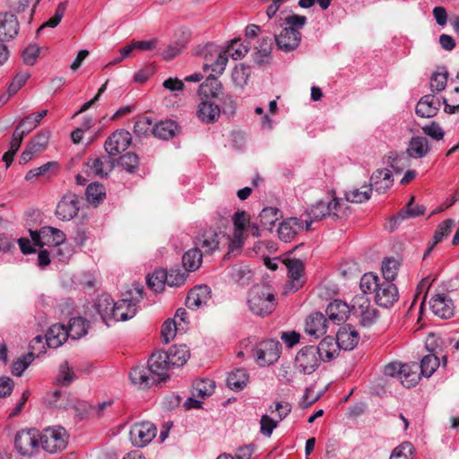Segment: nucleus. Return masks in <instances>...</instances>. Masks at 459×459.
I'll list each match as a JSON object with an SVG mask.
<instances>
[{"instance_id":"5701e85b","label":"nucleus","mask_w":459,"mask_h":459,"mask_svg":"<svg viewBox=\"0 0 459 459\" xmlns=\"http://www.w3.org/2000/svg\"><path fill=\"white\" fill-rule=\"evenodd\" d=\"M327 319L322 313H313L306 320V333L316 339L326 333Z\"/></svg>"},{"instance_id":"5fc2aeb1","label":"nucleus","mask_w":459,"mask_h":459,"mask_svg":"<svg viewBox=\"0 0 459 459\" xmlns=\"http://www.w3.org/2000/svg\"><path fill=\"white\" fill-rule=\"evenodd\" d=\"M363 190L359 188H353L351 190L346 191L344 202L361 204L363 202L369 200L372 193L371 187L363 186Z\"/></svg>"},{"instance_id":"a18cd8bd","label":"nucleus","mask_w":459,"mask_h":459,"mask_svg":"<svg viewBox=\"0 0 459 459\" xmlns=\"http://www.w3.org/2000/svg\"><path fill=\"white\" fill-rule=\"evenodd\" d=\"M89 323L82 317H74L69 321L68 333L74 340L80 339L87 333Z\"/></svg>"},{"instance_id":"72a5a7b5","label":"nucleus","mask_w":459,"mask_h":459,"mask_svg":"<svg viewBox=\"0 0 459 459\" xmlns=\"http://www.w3.org/2000/svg\"><path fill=\"white\" fill-rule=\"evenodd\" d=\"M273 46V43L272 38H262L258 42V46L255 48L256 51L254 57L255 62L258 65L268 64L271 60Z\"/></svg>"},{"instance_id":"bb28decb","label":"nucleus","mask_w":459,"mask_h":459,"mask_svg":"<svg viewBox=\"0 0 459 459\" xmlns=\"http://www.w3.org/2000/svg\"><path fill=\"white\" fill-rule=\"evenodd\" d=\"M316 350L321 361L329 362L336 358L340 349L333 337L326 336L319 342L318 346H316Z\"/></svg>"},{"instance_id":"c03bdc74","label":"nucleus","mask_w":459,"mask_h":459,"mask_svg":"<svg viewBox=\"0 0 459 459\" xmlns=\"http://www.w3.org/2000/svg\"><path fill=\"white\" fill-rule=\"evenodd\" d=\"M420 379V375L418 373L417 365L403 364V368L400 373V382L404 387L411 388L415 386Z\"/></svg>"},{"instance_id":"0e129e2a","label":"nucleus","mask_w":459,"mask_h":459,"mask_svg":"<svg viewBox=\"0 0 459 459\" xmlns=\"http://www.w3.org/2000/svg\"><path fill=\"white\" fill-rule=\"evenodd\" d=\"M66 6V2L60 3L56 7L54 15L50 19H48L41 27L39 28L38 33L46 27H56L61 22L62 18L64 17Z\"/></svg>"},{"instance_id":"3c124183","label":"nucleus","mask_w":459,"mask_h":459,"mask_svg":"<svg viewBox=\"0 0 459 459\" xmlns=\"http://www.w3.org/2000/svg\"><path fill=\"white\" fill-rule=\"evenodd\" d=\"M400 267L399 260L394 257L385 258L382 263V273L384 280L393 282L396 278Z\"/></svg>"},{"instance_id":"9b49d317","label":"nucleus","mask_w":459,"mask_h":459,"mask_svg":"<svg viewBox=\"0 0 459 459\" xmlns=\"http://www.w3.org/2000/svg\"><path fill=\"white\" fill-rule=\"evenodd\" d=\"M157 429L151 422L135 423L131 427L129 436L134 446L142 447L149 444L156 436Z\"/></svg>"},{"instance_id":"2f4dec72","label":"nucleus","mask_w":459,"mask_h":459,"mask_svg":"<svg viewBox=\"0 0 459 459\" xmlns=\"http://www.w3.org/2000/svg\"><path fill=\"white\" fill-rule=\"evenodd\" d=\"M455 225V221L452 219H447L442 221L437 228L435 234L433 236L432 241L429 243V246L426 249L423 258L425 259L433 250L434 247L441 242L444 238L447 237L451 232L452 229Z\"/></svg>"},{"instance_id":"4d7b16f0","label":"nucleus","mask_w":459,"mask_h":459,"mask_svg":"<svg viewBox=\"0 0 459 459\" xmlns=\"http://www.w3.org/2000/svg\"><path fill=\"white\" fill-rule=\"evenodd\" d=\"M167 279V271L157 270L152 275L147 277L148 287L155 292H160L163 290Z\"/></svg>"},{"instance_id":"603ef678","label":"nucleus","mask_w":459,"mask_h":459,"mask_svg":"<svg viewBox=\"0 0 459 459\" xmlns=\"http://www.w3.org/2000/svg\"><path fill=\"white\" fill-rule=\"evenodd\" d=\"M85 195L89 203L99 204L105 198V187L101 184L91 183L87 186Z\"/></svg>"},{"instance_id":"aec40b11","label":"nucleus","mask_w":459,"mask_h":459,"mask_svg":"<svg viewBox=\"0 0 459 459\" xmlns=\"http://www.w3.org/2000/svg\"><path fill=\"white\" fill-rule=\"evenodd\" d=\"M136 298L126 297L114 303V321H126L136 314Z\"/></svg>"},{"instance_id":"de8ad7c7","label":"nucleus","mask_w":459,"mask_h":459,"mask_svg":"<svg viewBox=\"0 0 459 459\" xmlns=\"http://www.w3.org/2000/svg\"><path fill=\"white\" fill-rule=\"evenodd\" d=\"M248 52V47L244 45L240 39H233L229 42L224 48V53H227L228 57L230 56L234 60L243 58Z\"/></svg>"},{"instance_id":"c9c22d12","label":"nucleus","mask_w":459,"mask_h":459,"mask_svg":"<svg viewBox=\"0 0 459 459\" xmlns=\"http://www.w3.org/2000/svg\"><path fill=\"white\" fill-rule=\"evenodd\" d=\"M165 352L173 368L183 366L190 357V352L186 345H174Z\"/></svg>"},{"instance_id":"393cba45","label":"nucleus","mask_w":459,"mask_h":459,"mask_svg":"<svg viewBox=\"0 0 459 459\" xmlns=\"http://www.w3.org/2000/svg\"><path fill=\"white\" fill-rule=\"evenodd\" d=\"M69 337L67 327L65 325L56 324L48 330L45 340L49 348L60 347Z\"/></svg>"},{"instance_id":"f8f14e48","label":"nucleus","mask_w":459,"mask_h":459,"mask_svg":"<svg viewBox=\"0 0 459 459\" xmlns=\"http://www.w3.org/2000/svg\"><path fill=\"white\" fill-rule=\"evenodd\" d=\"M276 46L286 53L295 50L300 44L301 33L291 27L283 28L280 33L273 32Z\"/></svg>"},{"instance_id":"774afa93","label":"nucleus","mask_w":459,"mask_h":459,"mask_svg":"<svg viewBox=\"0 0 459 459\" xmlns=\"http://www.w3.org/2000/svg\"><path fill=\"white\" fill-rule=\"evenodd\" d=\"M33 356L32 352H29L27 355L19 358L13 362L12 366V373L14 376L21 377L29 365L32 362Z\"/></svg>"},{"instance_id":"f257e3e1","label":"nucleus","mask_w":459,"mask_h":459,"mask_svg":"<svg viewBox=\"0 0 459 459\" xmlns=\"http://www.w3.org/2000/svg\"><path fill=\"white\" fill-rule=\"evenodd\" d=\"M172 365L165 351H157L152 354L148 360V367L136 366L132 368L129 377L134 385L145 389L156 383L165 381L169 376L168 370Z\"/></svg>"},{"instance_id":"7c9ffc66","label":"nucleus","mask_w":459,"mask_h":459,"mask_svg":"<svg viewBox=\"0 0 459 459\" xmlns=\"http://www.w3.org/2000/svg\"><path fill=\"white\" fill-rule=\"evenodd\" d=\"M87 166L96 176L105 177L114 169V160L109 156H101L90 160Z\"/></svg>"},{"instance_id":"cd10ccee","label":"nucleus","mask_w":459,"mask_h":459,"mask_svg":"<svg viewBox=\"0 0 459 459\" xmlns=\"http://www.w3.org/2000/svg\"><path fill=\"white\" fill-rule=\"evenodd\" d=\"M221 109L211 101H202L196 110L197 117L205 124H213L220 117Z\"/></svg>"},{"instance_id":"37998d69","label":"nucleus","mask_w":459,"mask_h":459,"mask_svg":"<svg viewBox=\"0 0 459 459\" xmlns=\"http://www.w3.org/2000/svg\"><path fill=\"white\" fill-rule=\"evenodd\" d=\"M281 212L275 207H266L261 211L258 215V221L261 228L267 230H272L275 222L281 217Z\"/></svg>"},{"instance_id":"ea45409f","label":"nucleus","mask_w":459,"mask_h":459,"mask_svg":"<svg viewBox=\"0 0 459 459\" xmlns=\"http://www.w3.org/2000/svg\"><path fill=\"white\" fill-rule=\"evenodd\" d=\"M203 253L199 247L187 250L182 256V264L186 271L195 272L202 264Z\"/></svg>"},{"instance_id":"9d476101","label":"nucleus","mask_w":459,"mask_h":459,"mask_svg":"<svg viewBox=\"0 0 459 459\" xmlns=\"http://www.w3.org/2000/svg\"><path fill=\"white\" fill-rule=\"evenodd\" d=\"M39 446V432L35 429H22L14 437V446L22 455H30Z\"/></svg>"},{"instance_id":"c756f323","label":"nucleus","mask_w":459,"mask_h":459,"mask_svg":"<svg viewBox=\"0 0 459 459\" xmlns=\"http://www.w3.org/2000/svg\"><path fill=\"white\" fill-rule=\"evenodd\" d=\"M429 144L426 137L414 136L411 139L406 153L410 158L420 159L429 152Z\"/></svg>"},{"instance_id":"09e8293b","label":"nucleus","mask_w":459,"mask_h":459,"mask_svg":"<svg viewBox=\"0 0 459 459\" xmlns=\"http://www.w3.org/2000/svg\"><path fill=\"white\" fill-rule=\"evenodd\" d=\"M383 280H381L378 276L375 275L373 273H365L359 282L360 290H362L364 296L368 293H376L377 288L380 285Z\"/></svg>"},{"instance_id":"0eeeda50","label":"nucleus","mask_w":459,"mask_h":459,"mask_svg":"<svg viewBox=\"0 0 459 459\" xmlns=\"http://www.w3.org/2000/svg\"><path fill=\"white\" fill-rule=\"evenodd\" d=\"M320 361L316 346L307 345L298 351L295 358V368L300 373L310 375L318 368Z\"/></svg>"},{"instance_id":"4c0bfd02","label":"nucleus","mask_w":459,"mask_h":459,"mask_svg":"<svg viewBox=\"0 0 459 459\" xmlns=\"http://www.w3.org/2000/svg\"><path fill=\"white\" fill-rule=\"evenodd\" d=\"M414 196H411L406 207L402 209L394 218V224L400 223L402 221L415 218L424 214L425 207L422 205H414Z\"/></svg>"},{"instance_id":"423d86ee","label":"nucleus","mask_w":459,"mask_h":459,"mask_svg":"<svg viewBox=\"0 0 459 459\" xmlns=\"http://www.w3.org/2000/svg\"><path fill=\"white\" fill-rule=\"evenodd\" d=\"M228 63V55L224 48L209 44L204 52V69L211 70L213 74L221 75L224 72Z\"/></svg>"},{"instance_id":"49530a36","label":"nucleus","mask_w":459,"mask_h":459,"mask_svg":"<svg viewBox=\"0 0 459 459\" xmlns=\"http://www.w3.org/2000/svg\"><path fill=\"white\" fill-rule=\"evenodd\" d=\"M251 74V67L243 63L235 65L231 73V80L236 87L244 88Z\"/></svg>"},{"instance_id":"864d4df0","label":"nucleus","mask_w":459,"mask_h":459,"mask_svg":"<svg viewBox=\"0 0 459 459\" xmlns=\"http://www.w3.org/2000/svg\"><path fill=\"white\" fill-rule=\"evenodd\" d=\"M75 379L76 376L68 362H62L59 366L58 374L56 378V383L60 385L67 386Z\"/></svg>"},{"instance_id":"b1692460","label":"nucleus","mask_w":459,"mask_h":459,"mask_svg":"<svg viewBox=\"0 0 459 459\" xmlns=\"http://www.w3.org/2000/svg\"><path fill=\"white\" fill-rule=\"evenodd\" d=\"M305 228L303 221L291 217L283 221L278 228L279 238L284 242L291 241L298 232Z\"/></svg>"},{"instance_id":"f03ea898","label":"nucleus","mask_w":459,"mask_h":459,"mask_svg":"<svg viewBox=\"0 0 459 459\" xmlns=\"http://www.w3.org/2000/svg\"><path fill=\"white\" fill-rule=\"evenodd\" d=\"M349 207L342 199L334 197L331 202L319 201L307 211L305 229L309 230L314 221L330 217L333 220L342 219L348 214Z\"/></svg>"},{"instance_id":"13d9d810","label":"nucleus","mask_w":459,"mask_h":459,"mask_svg":"<svg viewBox=\"0 0 459 459\" xmlns=\"http://www.w3.org/2000/svg\"><path fill=\"white\" fill-rule=\"evenodd\" d=\"M414 452V446L411 442H403L393 450L390 459H411Z\"/></svg>"},{"instance_id":"a211bd4d","label":"nucleus","mask_w":459,"mask_h":459,"mask_svg":"<svg viewBox=\"0 0 459 459\" xmlns=\"http://www.w3.org/2000/svg\"><path fill=\"white\" fill-rule=\"evenodd\" d=\"M441 107L440 100L434 94H428L420 99L416 105V114L421 117H435Z\"/></svg>"},{"instance_id":"dca6fc26","label":"nucleus","mask_w":459,"mask_h":459,"mask_svg":"<svg viewBox=\"0 0 459 459\" xmlns=\"http://www.w3.org/2000/svg\"><path fill=\"white\" fill-rule=\"evenodd\" d=\"M79 211L78 198L74 194H67L59 201L56 209V215L59 220L70 221Z\"/></svg>"},{"instance_id":"69168bd1","label":"nucleus","mask_w":459,"mask_h":459,"mask_svg":"<svg viewBox=\"0 0 459 459\" xmlns=\"http://www.w3.org/2000/svg\"><path fill=\"white\" fill-rule=\"evenodd\" d=\"M178 324L175 319H168L164 322L161 330V336L166 343H168L176 335L178 331Z\"/></svg>"},{"instance_id":"4468645a","label":"nucleus","mask_w":459,"mask_h":459,"mask_svg":"<svg viewBox=\"0 0 459 459\" xmlns=\"http://www.w3.org/2000/svg\"><path fill=\"white\" fill-rule=\"evenodd\" d=\"M131 134L126 130L114 132L105 142V151L110 156H116L124 152L131 143Z\"/></svg>"},{"instance_id":"c85d7f7f","label":"nucleus","mask_w":459,"mask_h":459,"mask_svg":"<svg viewBox=\"0 0 459 459\" xmlns=\"http://www.w3.org/2000/svg\"><path fill=\"white\" fill-rule=\"evenodd\" d=\"M350 312H351V306L350 307L345 302L339 299H335L331 302L326 308V314L329 320L336 324L343 322Z\"/></svg>"},{"instance_id":"a19ab883","label":"nucleus","mask_w":459,"mask_h":459,"mask_svg":"<svg viewBox=\"0 0 459 459\" xmlns=\"http://www.w3.org/2000/svg\"><path fill=\"white\" fill-rule=\"evenodd\" d=\"M215 388V382L212 379H198L193 383L192 395L200 399L211 396Z\"/></svg>"},{"instance_id":"79ce46f5","label":"nucleus","mask_w":459,"mask_h":459,"mask_svg":"<svg viewBox=\"0 0 459 459\" xmlns=\"http://www.w3.org/2000/svg\"><path fill=\"white\" fill-rule=\"evenodd\" d=\"M219 235L213 230H207L204 232L198 238L197 245L199 248H202L204 253H212L219 248Z\"/></svg>"},{"instance_id":"7ed1b4c3","label":"nucleus","mask_w":459,"mask_h":459,"mask_svg":"<svg viewBox=\"0 0 459 459\" xmlns=\"http://www.w3.org/2000/svg\"><path fill=\"white\" fill-rule=\"evenodd\" d=\"M247 306L256 316H264L271 314L276 307L272 288L265 284L252 287L248 292Z\"/></svg>"},{"instance_id":"39448f33","label":"nucleus","mask_w":459,"mask_h":459,"mask_svg":"<svg viewBox=\"0 0 459 459\" xmlns=\"http://www.w3.org/2000/svg\"><path fill=\"white\" fill-rule=\"evenodd\" d=\"M351 313L359 318L362 326L369 327L378 318V311L364 295H357L351 300Z\"/></svg>"},{"instance_id":"473e14b6","label":"nucleus","mask_w":459,"mask_h":459,"mask_svg":"<svg viewBox=\"0 0 459 459\" xmlns=\"http://www.w3.org/2000/svg\"><path fill=\"white\" fill-rule=\"evenodd\" d=\"M218 75L211 74L206 80L199 86L198 93L206 98H219L222 90V84L217 78Z\"/></svg>"},{"instance_id":"6ab92c4d","label":"nucleus","mask_w":459,"mask_h":459,"mask_svg":"<svg viewBox=\"0 0 459 459\" xmlns=\"http://www.w3.org/2000/svg\"><path fill=\"white\" fill-rule=\"evenodd\" d=\"M211 299V289L207 285H199L193 288L186 299V305L189 309L196 310L206 305Z\"/></svg>"},{"instance_id":"8fccbe9b","label":"nucleus","mask_w":459,"mask_h":459,"mask_svg":"<svg viewBox=\"0 0 459 459\" xmlns=\"http://www.w3.org/2000/svg\"><path fill=\"white\" fill-rule=\"evenodd\" d=\"M29 119H30L29 117L22 118L21 120V122L19 123V125L17 126V127L15 128V130L13 134L11 145H10V149H9V150H11L12 153L17 152V151L19 150V148L22 143L23 137L30 133L28 129L24 128V126H26V123L28 122Z\"/></svg>"},{"instance_id":"20e7f679","label":"nucleus","mask_w":459,"mask_h":459,"mask_svg":"<svg viewBox=\"0 0 459 459\" xmlns=\"http://www.w3.org/2000/svg\"><path fill=\"white\" fill-rule=\"evenodd\" d=\"M68 437L62 427L47 428L39 433V444L50 454L62 451L66 447Z\"/></svg>"},{"instance_id":"4be33fe9","label":"nucleus","mask_w":459,"mask_h":459,"mask_svg":"<svg viewBox=\"0 0 459 459\" xmlns=\"http://www.w3.org/2000/svg\"><path fill=\"white\" fill-rule=\"evenodd\" d=\"M335 340L339 349L351 351L359 343V335L353 326L347 325L339 329Z\"/></svg>"},{"instance_id":"338daca9","label":"nucleus","mask_w":459,"mask_h":459,"mask_svg":"<svg viewBox=\"0 0 459 459\" xmlns=\"http://www.w3.org/2000/svg\"><path fill=\"white\" fill-rule=\"evenodd\" d=\"M422 132L435 141L442 140L445 135L443 128L435 121L422 126Z\"/></svg>"},{"instance_id":"2eb2a0df","label":"nucleus","mask_w":459,"mask_h":459,"mask_svg":"<svg viewBox=\"0 0 459 459\" xmlns=\"http://www.w3.org/2000/svg\"><path fill=\"white\" fill-rule=\"evenodd\" d=\"M432 312L440 318H450L455 314V305L446 293L436 294L429 300Z\"/></svg>"},{"instance_id":"bf43d9fd","label":"nucleus","mask_w":459,"mask_h":459,"mask_svg":"<svg viewBox=\"0 0 459 459\" xmlns=\"http://www.w3.org/2000/svg\"><path fill=\"white\" fill-rule=\"evenodd\" d=\"M48 139V133H39L33 138V140L27 145V147L35 154L40 153L47 148Z\"/></svg>"},{"instance_id":"f704fd0d","label":"nucleus","mask_w":459,"mask_h":459,"mask_svg":"<svg viewBox=\"0 0 459 459\" xmlns=\"http://www.w3.org/2000/svg\"><path fill=\"white\" fill-rule=\"evenodd\" d=\"M249 382V375L244 368H237L231 371L227 377V385L233 391L244 389Z\"/></svg>"},{"instance_id":"58836bf2","label":"nucleus","mask_w":459,"mask_h":459,"mask_svg":"<svg viewBox=\"0 0 459 459\" xmlns=\"http://www.w3.org/2000/svg\"><path fill=\"white\" fill-rule=\"evenodd\" d=\"M113 305V299L107 295L100 297L95 304L97 312L107 325H108V321L114 320L115 310Z\"/></svg>"},{"instance_id":"f3484780","label":"nucleus","mask_w":459,"mask_h":459,"mask_svg":"<svg viewBox=\"0 0 459 459\" xmlns=\"http://www.w3.org/2000/svg\"><path fill=\"white\" fill-rule=\"evenodd\" d=\"M19 32V22L12 13H0V41L4 42L13 39Z\"/></svg>"},{"instance_id":"e433bc0d","label":"nucleus","mask_w":459,"mask_h":459,"mask_svg":"<svg viewBox=\"0 0 459 459\" xmlns=\"http://www.w3.org/2000/svg\"><path fill=\"white\" fill-rule=\"evenodd\" d=\"M178 129V124L173 120H165L157 123L152 127V134L155 137L169 140L176 135Z\"/></svg>"},{"instance_id":"412c9836","label":"nucleus","mask_w":459,"mask_h":459,"mask_svg":"<svg viewBox=\"0 0 459 459\" xmlns=\"http://www.w3.org/2000/svg\"><path fill=\"white\" fill-rule=\"evenodd\" d=\"M284 263L288 268V275L290 279V290L297 291L304 283V264L301 260L296 258H288Z\"/></svg>"},{"instance_id":"052dcab7","label":"nucleus","mask_w":459,"mask_h":459,"mask_svg":"<svg viewBox=\"0 0 459 459\" xmlns=\"http://www.w3.org/2000/svg\"><path fill=\"white\" fill-rule=\"evenodd\" d=\"M187 276L188 274L186 272H181L179 269H171L167 272L166 283L169 287H180L185 283Z\"/></svg>"},{"instance_id":"e2e57ef3","label":"nucleus","mask_w":459,"mask_h":459,"mask_svg":"<svg viewBox=\"0 0 459 459\" xmlns=\"http://www.w3.org/2000/svg\"><path fill=\"white\" fill-rule=\"evenodd\" d=\"M447 82V71L443 68V71L435 72L430 78L431 91H442Z\"/></svg>"},{"instance_id":"680f3d73","label":"nucleus","mask_w":459,"mask_h":459,"mask_svg":"<svg viewBox=\"0 0 459 459\" xmlns=\"http://www.w3.org/2000/svg\"><path fill=\"white\" fill-rule=\"evenodd\" d=\"M388 164L394 170L400 173L410 165V157L406 152H402L388 158Z\"/></svg>"},{"instance_id":"1a4fd4ad","label":"nucleus","mask_w":459,"mask_h":459,"mask_svg":"<svg viewBox=\"0 0 459 459\" xmlns=\"http://www.w3.org/2000/svg\"><path fill=\"white\" fill-rule=\"evenodd\" d=\"M253 351L256 363L261 367H266L280 358L281 343L274 340L265 341L257 345Z\"/></svg>"},{"instance_id":"6e6552de","label":"nucleus","mask_w":459,"mask_h":459,"mask_svg":"<svg viewBox=\"0 0 459 459\" xmlns=\"http://www.w3.org/2000/svg\"><path fill=\"white\" fill-rule=\"evenodd\" d=\"M34 245L40 247L44 246L56 247L61 246L65 241V234L54 227H42L39 230H30Z\"/></svg>"},{"instance_id":"6e6d98bb","label":"nucleus","mask_w":459,"mask_h":459,"mask_svg":"<svg viewBox=\"0 0 459 459\" xmlns=\"http://www.w3.org/2000/svg\"><path fill=\"white\" fill-rule=\"evenodd\" d=\"M439 359L434 353L424 356L420 361L421 375L429 377L438 368Z\"/></svg>"},{"instance_id":"ddd939ff","label":"nucleus","mask_w":459,"mask_h":459,"mask_svg":"<svg viewBox=\"0 0 459 459\" xmlns=\"http://www.w3.org/2000/svg\"><path fill=\"white\" fill-rule=\"evenodd\" d=\"M399 299L398 289L391 281H382L375 293V302L382 307L388 308L394 305Z\"/></svg>"},{"instance_id":"a878e982","label":"nucleus","mask_w":459,"mask_h":459,"mask_svg":"<svg viewBox=\"0 0 459 459\" xmlns=\"http://www.w3.org/2000/svg\"><path fill=\"white\" fill-rule=\"evenodd\" d=\"M393 186L392 173L387 169H380L376 170L370 178L371 190H375L379 194L385 193Z\"/></svg>"}]
</instances>
